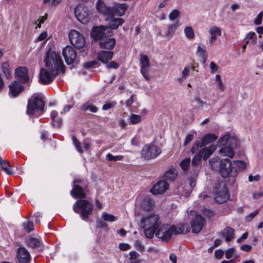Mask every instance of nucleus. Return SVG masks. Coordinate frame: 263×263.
I'll list each match as a JSON object with an SVG mask.
<instances>
[{
	"mask_svg": "<svg viewBox=\"0 0 263 263\" xmlns=\"http://www.w3.org/2000/svg\"><path fill=\"white\" fill-rule=\"evenodd\" d=\"M161 151L157 146L155 144H146L144 145L141 151V156L144 159H151L157 157Z\"/></svg>",
	"mask_w": 263,
	"mask_h": 263,
	"instance_id": "11",
	"label": "nucleus"
},
{
	"mask_svg": "<svg viewBox=\"0 0 263 263\" xmlns=\"http://www.w3.org/2000/svg\"><path fill=\"white\" fill-rule=\"evenodd\" d=\"M97 9L98 11L102 13L104 15L112 16V11H111V7H107L104 2L99 0L97 3Z\"/></svg>",
	"mask_w": 263,
	"mask_h": 263,
	"instance_id": "24",
	"label": "nucleus"
},
{
	"mask_svg": "<svg viewBox=\"0 0 263 263\" xmlns=\"http://www.w3.org/2000/svg\"><path fill=\"white\" fill-rule=\"evenodd\" d=\"M216 149V146L215 145H211L209 147H205L201 149L194 157L191 163V167H193V173L191 174L190 177L191 187H194L195 186V180L199 172L201 159L203 158L204 160H206Z\"/></svg>",
	"mask_w": 263,
	"mask_h": 263,
	"instance_id": "2",
	"label": "nucleus"
},
{
	"mask_svg": "<svg viewBox=\"0 0 263 263\" xmlns=\"http://www.w3.org/2000/svg\"><path fill=\"white\" fill-rule=\"evenodd\" d=\"M237 144V139L229 134H226L221 137L217 142L218 147H222L219 151V153L222 156H227L233 158L234 156V149Z\"/></svg>",
	"mask_w": 263,
	"mask_h": 263,
	"instance_id": "3",
	"label": "nucleus"
},
{
	"mask_svg": "<svg viewBox=\"0 0 263 263\" xmlns=\"http://www.w3.org/2000/svg\"><path fill=\"white\" fill-rule=\"evenodd\" d=\"M15 77L20 80L24 83H27L29 81V77L28 75V70L25 67H20L15 70Z\"/></svg>",
	"mask_w": 263,
	"mask_h": 263,
	"instance_id": "20",
	"label": "nucleus"
},
{
	"mask_svg": "<svg viewBox=\"0 0 263 263\" xmlns=\"http://www.w3.org/2000/svg\"><path fill=\"white\" fill-rule=\"evenodd\" d=\"M204 147L202 149H203L204 148H205L206 147H204L203 145L202 144L201 141H196L193 145L192 146V147L191 149V153L193 154L196 153V154L198 153V151H199V148ZM199 152H198L199 153Z\"/></svg>",
	"mask_w": 263,
	"mask_h": 263,
	"instance_id": "41",
	"label": "nucleus"
},
{
	"mask_svg": "<svg viewBox=\"0 0 263 263\" xmlns=\"http://www.w3.org/2000/svg\"><path fill=\"white\" fill-rule=\"evenodd\" d=\"M124 23V20L121 18H113L109 22V27L112 29L118 28Z\"/></svg>",
	"mask_w": 263,
	"mask_h": 263,
	"instance_id": "36",
	"label": "nucleus"
},
{
	"mask_svg": "<svg viewBox=\"0 0 263 263\" xmlns=\"http://www.w3.org/2000/svg\"><path fill=\"white\" fill-rule=\"evenodd\" d=\"M116 44L114 38H103L99 41L100 48L102 49L111 50Z\"/></svg>",
	"mask_w": 263,
	"mask_h": 263,
	"instance_id": "22",
	"label": "nucleus"
},
{
	"mask_svg": "<svg viewBox=\"0 0 263 263\" xmlns=\"http://www.w3.org/2000/svg\"><path fill=\"white\" fill-rule=\"evenodd\" d=\"M197 54L200 57L202 58L203 61L202 62L203 64H204L207 58V54L205 49L200 45H198L197 47Z\"/></svg>",
	"mask_w": 263,
	"mask_h": 263,
	"instance_id": "39",
	"label": "nucleus"
},
{
	"mask_svg": "<svg viewBox=\"0 0 263 263\" xmlns=\"http://www.w3.org/2000/svg\"><path fill=\"white\" fill-rule=\"evenodd\" d=\"M234 230L229 227H226L220 232V235L225 238V240L227 242H229L234 238Z\"/></svg>",
	"mask_w": 263,
	"mask_h": 263,
	"instance_id": "26",
	"label": "nucleus"
},
{
	"mask_svg": "<svg viewBox=\"0 0 263 263\" xmlns=\"http://www.w3.org/2000/svg\"><path fill=\"white\" fill-rule=\"evenodd\" d=\"M102 218L104 220L108 222H112L117 219V218L115 217L114 215L109 214L106 212H103L102 213Z\"/></svg>",
	"mask_w": 263,
	"mask_h": 263,
	"instance_id": "43",
	"label": "nucleus"
},
{
	"mask_svg": "<svg viewBox=\"0 0 263 263\" xmlns=\"http://www.w3.org/2000/svg\"><path fill=\"white\" fill-rule=\"evenodd\" d=\"M210 67L211 69V72L212 73L216 72L219 68L218 65H216L214 62H211L210 63Z\"/></svg>",
	"mask_w": 263,
	"mask_h": 263,
	"instance_id": "55",
	"label": "nucleus"
},
{
	"mask_svg": "<svg viewBox=\"0 0 263 263\" xmlns=\"http://www.w3.org/2000/svg\"><path fill=\"white\" fill-rule=\"evenodd\" d=\"M203 215L209 218H210L214 215V212L209 209H204L203 210Z\"/></svg>",
	"mask_w": 263,
	"mask_h": 263,
	"instance_id": "60",
	"label": "nucleus"
},
{
	"mask_svg": "<svg viewBox=\"0 0 263 263\" xmlns=\"http://www.w3.org/2000/svg\"><path fill=\"white\" fill-rule=\"evenodd\" d=\"M224 252L221 250H217L215 251V256L217 258H221L223 255Z\"/></svg>",
	"mask_w": 263,
	"mask_h": 263,
	"instance_id": "61",
	"label": "nucleus"
},
{
	"mask_svg": "<svg viewBox=\"0 0 263 263\" xmlns=\"http://www.w3.org/2000/svg\"><path fill=\"white\" fill-rule=\"evenodd\" d=\"M132 144L134 146H137L140 143L139 137L135 136L134 137L131 141Z\"/></svg>",
	"mask_w": 263,
	"mask_h": 263,
	"instance_id": "63",
	"label": "nucleus"
},
{
	"mask_svg": "<svg viewBox=\"0 0 263 263\" xmlns=\"http://www.w3.org/2000/svg\"><path fill=\"white\" fill-rule=\"evenodd\" d=\"M9 93L13 97H16L19 93L22 92L24 89V86L20 82L14 81L9 86Z\"/></svg>",
	"mask_w": 263,
	"mask_h": 263,
	"instance_id": "21",
	"label": "nucleus"
},
{
	"mask_svg": "<svg viewBox=\"0 0 263 263\" xmlns=\"http://www.w3.org/2000/svg\"><path fill=\"white\" fill-rule=\"evenodd\" d=\"M263 17V11L260 12L257 16V17L254 20V24L256 25H259L261 23V20Z\"/></svg>",
	"mask_w": 263,
	"mask_h": 263,
	"instance_id": "57",
	"label": "nucleus"
},
{
	"mask_svg": "<svg viewBox=\"0 0 263 263\" xmlns=\"http://www.w3.org/2000/svg\"><path fill=\"white\" fill-rule=\"evenodd\" d=\"M127 7L125 4H115L114 6L111 7V11H112V15H117L118 16L123 15L126 10Z\"/></svg>",
	"mask_w": 263,
	"mask_h": 263,
	"instance_id": "25",
	"label": "nucleus"
},
{
	"mask_svg": "<svg viewBox=\"0 0 263 263\" xmlns=\"http://www.w3.org/2000/svg\"><path fill=\"white\" fill-rule=\"evenodd\" d=\"M142 227L144 229L145 236L147 238H152L159 226V217L156 214H149L143 218L141 221Z\"/></svg>",
	"mask_w": 263,
	"mask_h": 263,
	"instance_id": "6",
	"label": "nucleus"
},
{
	"mask_svg": "<svg viewBox=\"0 0 263 263\" xmlns=\"http://www.w3.org/2000/svg\"><path fill=\"white\" fill-rule=\"evenodd\" d=\"M252 247L250 245H243L240 246V249L245 251V252H249L251 250Z\"/></svg>",
	"mask_w": 263,
	"mask_h": 263,
	"instance_id": "59",
	"label": "nucleus"
},
{
	"mask_svg": "<svg viewBox=\"0 0 263 263\" xmlns=\"http://www.w3.org/2000/svg\"><path fill=\"white\" fill-rule=\"evenodd\" d=\"M70 43L76 48L81 49L85 44V40L84 36L79 31L72 30L68 34Z\"/></svg>",
	"mask_w": 263,
	"mask_h": 263,
	"instance_id": "12",
	"label": "nucleus"
},
{
	"mask_svg": "<svg viewBox=\"0 0 263 263\" xmlns=\"http://www.w3.org/2000/svg\"><path fill=\"white\" fill-rule=\"evenodd\" d=\"M191 68V67L188 65L185 66L183 69L182 71V76L184 79H185L189 76Z\"/></svg>",
	"mask_w": 263,
	"mask_h": 263,
	"instance_id": "52",
	"label": "nucleus"
},
{
	"mask_svg": "<svg viewBox=\"0 0 263 263\" xmlns=\"http://www.w3.org/2000/svg\"><path fill=\"white\" fill-rule=\"evenodd\" d=\"M141 118L139 115L132 114L130 117V122L132 124H137L141 121Z\"/></svg>",
	"mask_w": 263,
	"mask_h": 263,
	"instance_id": "49",
	"label": "nucleus"
},
{
	"mask_svg": "<svg viewBox=\"0 0 263 263\" xmlns=\"http://www.w3.org/2000/svg\"><path fill=\"white\" fill-rule=\"evenodd\" d=\"M1 67L2 71L7 79L10 80L12 78V74L9 63L7 62L3 63Z\"/></svg>",
	"mask_w": 263,
	"mask_h": 263,
	"instance_id": "31",
	"label": "nucleus"
},
{
	"mask_svg": "<svg viewBox=\"0 0 263 263\" xmlns=\"http://www.w3.org/2000/svg\"><path fill=\"white\" fill-rule=\"evenodd\" d=\"M58 73L56 70L42 68L40 69L39 82L43 85L49 84L53 81Z\"/></svg>",
	"mask_w": 263,
	"mask_h": 263,
	"instance_id": "9",
	"label": "nucleus"
},
{
	"mask_svg": "<svg viewBox=\"0 0 263 263\" xmlns=\"http://www.w3.org/2000/svg\"><path fill=\"white\" fill-rule=\"evenodd\" d=\"M62 0H43L45 4H48L50 6H55L59 4Z\"/></svg>",
	"mask_w": 263,
	"mask_h": 263,
	"instance_id": "53",
	"label": "nucleus"
},
{
	"mask_svg": "<svg viewBox=\"0 0 263 263\" xmlns=\"http://www.w3.org/2000/svg\"><path fill=\"white\" fill-rule=\"evenodd\" d=\"M72 140L77 151L81 154L83 153V151L81 148L80 142L74 136L72 137Z\"/></svg>",
	"mask_w": 263,
	"mask_h": 263,
	"instance_id": "46",
	"label": "nucleus"
},
{
	"mask_svg": "<svg viewBox=\"0 0 263 263\" xmlns=\"http://www.w3.org/2000/svg\"><path fill=\"white\" fill-rule=\"evenodd\" d=\"M105 28L103 26H99L93 28L92 36L95 39H102L105 34Z\"/></svg>",
	"mask_w": 263,
	"mask_h": 263,
	"instance_id": "28",
	"label": "nucleus"
},
{
	"mask_svg": "<svg viewBox=\"0 0 263 263\" xmlns=\"http://www.w3.org/2000/svg\"><path fill=\"white\" fill-rule=\"evenodd\" d=\"M209 33L211 35V37L209 39V42L210 44H212L216 41L217 36L221 35V30L219 27L213 26L210 28Z\"/></svg>",
	"mask_w": 263,
	"mask_h": 263,
	"instance_id": "27",
	"label": "nucleus"
},
{
	"mask_svg": "<svg viewBox=\"0 0 263 263\" xmlns=\"http://www.w3.org/2000/svg\"><path fill=\"white\" fill-rule=\"evenodd\" d=\"M87 184L84 183L82 186L78 184H74L73 186L72 190L70 192L71 196L74 198H85L86 195L85 193V190H86Z\"/></svg>",
	"mask_w": 263,
	"mask_h": 263,
	"instance_id": "16",
	"label": "nucleus"
},
{
	"mask_svg": "<svg viewBox=\"0 0 263 263\" xmlns=\"http://www.w3.org/2000/svg\"><path fill=\"white\" fill-rule=\"evenodd\" d=\"M180 12L177 9L173 10L169 14L168 17L171 21H174L180 15Z\"/></svg>",
	"mask_w": 263,
	"mask_h": 263,
	"instance_id": "48",
	"label": "nucleus"
},
{
	"mask_svg": "<svg viewBox=\"0 0 263 263\" xmlns=\"http://www.w3.org/2000/svg\"><path fill=\"white\" fill-rule=\"evenodd\" d=\"M184 33L186 37L189 40H192L195 37L194 31L191 26H187L184 28Z\"/></svg>",
	"mask_w": 263,
	"mask_h": 263,
	"instance_id": "40",
	"label": "nucleus"
},
{
	"mask_svg": "<svg viewBox=\"0 0 263 263\" xmlns=\"http://www.w3.org/2000/svg\"><path fill=\"white\" fill-rule=\"evenodd\" d=\"M58 116V112L55 110L51 111L50 116L53 122V124L54 126L60 127L62 124V119H58L56 120V118Z\"/></svg>",
	"mask_w": 263,
	"mask_h": 263,
	"instance_id": "38",
	"label": "nucleus"
},
{
	"mask_svg": "<svg viewBox=\"0 0 263 263\" xmlns=\"http://www.w3.org/2000/svg\"><path fill=\"white\" fill-rule=\"evenodd\" d=\"M168 188V184L165 180H160L154 184L151 192L154 195L160 194L165 192Z\"/></svg>",
	"mask_w": 263,
	"mask_h": 263,
	"instance_id": "19",
	"label": "nucleus"
},
{
	"mask_svg": "<svg viewBox=\"0 0 263 263\" xmlns=\"http://www.w3.org/2000/svg\"><path fill=\"white\" fill-rule=\"evenodd\" d=\"M114 52L111 51L102 50L97 54V59L103 64H107L112 58Z\"/></svg>",
	"mask_w": 263,
	"mask_h": 263,
	"instance_id": "23",
	"label": "nucleus"
},
{
	"mask_svg": "<svg viewBox=\"0 0 263 263\" xmlns=\"http://www.w3.org/2000/svg\"><path fill=\"white\" fill-rule=\"evenodd\" d=\"M44 62L46 68L49 69L56 70L57 72L60 71L64 73L65 71V66L61 55L50 49L46 52Z\"/></svg>",
	"mask_w": 263,
	"mask_h": 263,
	"instance_id": "5",
	"label": "nucleus"
},
{
	"mask_svg": "<svg viewBox=\"0 0 263 263\" xmlns=\"http://www.w3.org/2000/svg\"><path fill=\"white\" fill-rule=\"evenodd\" d=\"M44 105V102L41 98L33 96L31 99L28 100L27 114L33 115L37 111H43Z\"/></svg>",
	"mask_w": 263,
	"mask_h": 263,
	"instance_id": "10",
	"label": "nucleus"
},
{
	"mask_svg": "<svg viewBox=\"0 0 263 263\" xmlns=\"http://www.w3.org/2000/svg\"><path fill=\"white\" fill-rule=\"evenodd\" d=\"M24 230L28 233L31 232L34 229V226L32 222L26 221L23 223Z\"/></svg>",
	"mask_w": 263,
	"mask_h": 263,
	"instance_id": "44",
	"label": "nucleus"
},
{
	"mask_svg": "<svg viewBox=\"0 0 263 263\" xmlns=\"http://www.w3.org/2000/svg\"><path fill=\"white\" fill-rule=\"evenodd\" d=\"M204 218L201 215H196L191 222L192 232L194 233L200 232L203 226Z\"/></svg>",
	"mask_w": 263,
	"mask_h": 263,
	"instance_id": "18",
	"label": "nucleus"
},
{
	"mask_svg": "<svg viewBox=\"0 0 263 263\" xmlns=\"http://www.w3.org/2000/svg\"><path fill=\"white\" fill-rule=\"evenodd\" d=\"M258 213V211L257 210L254 211L246 217V220L247 221H250Z\"/></svg>",
	"mask_w": 263,
	"mask_h": 263,
	"instance_id": "58",
	"label": "nucleus"
},
{
	"mask_svg": "<svg viewBox=\"0 0 263 263\" xmlns=\"http://www.w3.org/2000/svg\"><path fill=\"white\" fill-rule=\"evenodd\" d=\"M1 168L5 171L8 175H13V172L12 171V166L9 164V162L7 160H3L1 163L0 164Z\"/></svg>",
	"mask_w": 263,
	"mask_h": 263,
	"instance_id": "33",
	"label": "nucleus"
},
{
	"mask_svg": "<svg viewBox=\"0 0 263 263\" xmlns=\"http://www.w3.org/2000/svg\"><path fill=\"white\" fill-rule=\"evenodd\" d=\"M190 158H186L180 162V166L184 171H186L189 168L191 171V174L193 173V167H191Z\"/></svg>",
	"mask_w": 263,
	"mask_h": 263,
	"instance_id": "35",
	"label": "nucleus"
},
{
	"mask_svg": "<svg viewBox=\"0 0 263 263\" xmlns=\"http://www.w3.org/2000/svg\"><path fill=\"white\" fill-rule=\"evenodd\" d=\"M74 14L77 20L82 24H86L89 21V10L82 4L78 5L74 9Z\"/></svg>",
	"mask_w": 263,
	"mask_h": 263,
	"instance_id": "13",
	"label": "nucleus"
},
{
	"mask_svg": "<svg viewBox=\"0 0 263 263\" xmlns=\"http://www.w3.org/2000/svg\"><path fill=\"white\" fill-rule=\"evenodd\" d=\"M246 167V164L243 161L231 162L228 158L223 159L219 163V173L223 178H228L230 183L234 184L238 172L245 170Z\"/></svg>",
	"mask_w": 263,
	"mask_h": 263,
	"instance_id": "1",
	"label": "nucleus"
},
{
	"mask_svg": "<svg viewBox=\"0 0 263 263\" xmlns=\"http://www.w3.org/2000/svg\"><path fill=\"white\" fill-rule=\"evenodd\" d=\"M27 245L32 248H36L41 246L39 239L36 238H30L27 240Z\"/></svg>",
	"mask_w": 263,
	"mask_h": 263,
	"instance_id": "37",
	"label": "nucleus"
},
{
	"mask_svg": "<svg viewBox=\"0 0 263 263\" xmlns=\"http://www.w3.org/2000/svg\"><path fill=\"white\" fill-rule=\"evenodd\" d=\"M140 63L141 64L140 72L143 77L147 81H149V70L150 68V62L148 57L146 55L141 54L140 55Z\"/></svg>",
	"mask_w": 263,
	"mask_h": 263,
	"instance_id": "14",
	"label": "nucleus"
},
{
	"mask_svg": "<svg viewBox=\"0 0 263 263\" xmlns=\"http://www.w3.org/2000/svg\"><path fill=\"white\" fill-rule=\"evenodd\" d=\"M142 206L146 210H150L153 206V201L150 198H145L142 202Z\"/></svg>",
	"mask_w": 263,
	"mask_h": 263,
	"instance_id": "42",
	"label": "nucleus"
},
{
	"mask_svg": "<svg viewBox=\"0 0 263 263\" xmlns=\"http://www.w3.org/2000/svg\"><path fill=\"white\" fill-rule=\"evenodd\" d=\"M16 256L18 263H30L31 256L25 248L19 247L17 249Z\"/></svg>",
	"mask_w": 263,
	"mask_h": 263,
	"instance_id": "17",
	"label": "nucleus"
},
{
	"mask_svg": "<svg viewBox=\"0 0 263 263\" xmlns=\"http://www.w3.org/2000/svg\"><path fill=\"white\" fill-rule=\"evenodd\" d=\"M193 138L194 135L193 134H190L187 135V136L185 137L184 142L183 143V145L185 146L187 145H188L190 143V142L193 139Z\"/></svg>",
	"mask_w": 263,
	"mask_h": 263,
	"instance_id": "54",
	"label": "nucleus"
},
{
	"mask_svg": "<svg viewBox=\"0 0 263 263\" xmlns=\"http://www.w3.org/2000/svg\"><path fill=\"white\" fill-rule=\"evenodd\" d=\"M80 109L83 111H89L90 112H96L98 111V108L90 103H86L81 105Z\"/></svg>",
	"mask_w": 263,
	"mask_h": 263,
	"instance_id": "32",
	"label": "nucleus"
},
{
	"mask_svg": "<svg viewBox=\"0 0 263 263\" xmlns=\"http://www.w3.org/2000/svg\"><path fill=\"white\" fill-rule=\"evenodd\" d=\"M180 25V24L179 23L178 21H177L176 23L173 24L168 25L167 26L166 35L167 36H172L177 28H178Z\"/></svg>",
	"mask_w": 263,
	"mask_h": 263,
	"instance_id": "34",
	"label": "nucleus"
},
{
	"mask_svg": "<svg viewBox=\"0 0 263 263\" xmlns=\"http://www.w3.org/2000/svg\"><path fill=\"white\" fill-rule=\"evenodd\" d=\"M183 232L184 227L182 224L176 227L175 225L165 224L159 226L155 233L158 238L163 241H168L173 234L177 235Z\"/></svg>",
	"mask_w": 263,
	"mask_h": 263,
	"instance_id": "4",
	"label": "nucleus"
},
{
	"mask_svg": "<svg viewBox=\"0 0 263 263\" xmlns=\"http://www.w3.org/2000/svg\"><path fill=\"white\" fill-rule=\"evenodd\" d=\"M96 64H97V61H92L85 63L84 64V67L85 68H90L93 67Z\"/></svg>",
	"mask_w": 263,
	"mask_h": 263,
	"instance_id": "56",
	"label": "nucleus"
},
{
	"mask_svg": "<svg viewBox=\"0 0 263 263\" xmlns=\"http://www.w3.org/2000/svg\"><path fill=\"white\" fill-rule=\"evenodd\" d=\"M135 97L134 95L131 96L129 99H128L125 102L126 105L127 107H130L132 104L134 103V98Z\"/></svg>",
	"mask_w": 263,
	"mask_h": 263,
	"instance_id": "64",
	"label": "nucleus"
},
{
	"mask_svg": "<svg viewBox=\"0 0 263 263\" xmlns=\"http://www.w3.org/2000/svg\"><path fill=\"white\" fill-rule=\"evenodd\" d=\"M106 68L107 69H117L119 67V64L115 61H111L109 63L105 64Z\"/></svg>",
	"mask_w": 263,
	"mask_h": 263,
	"instance_id": "50",
	"label": "nucleus"
},
{
	"mask_svg": "<svg viewBox=\"0 0 263 263\" xmlns=\"http://www.w3.org/2000/svg\"><path fill=\"white\" fill-rule=\"evenodd\" d=\"M214 198L218 203L225 202L230 198L227 187L223 182L216 184L214 188Z\"/></svg>",
	"mask_w": 263,
	"mask_h": 263,
	"instance_id": "8",
	"label": "nucleus"
},
{
	"mask_svg": "<svg viewBox=\"0 0 263 263\" xmlns=\"http://www.w3.org/2000/svg\"><path fill=\"white\" fill-rule=\"evenodd\" d=\"M215 82L218 86L219 87L220 90L221 91H224L225 89V86L224 84H223L221 77L219 74H216L215 76Z\"/></svg>",
	"mask_w": 263,
	"mask_h": 263,
	"instance_id": "45",
	"label": "nucleus"
},
{
	"mask_svg": "<svg viewBox=\"0 0 263 263\" xmlns=\"http://www.w3.org/2000/svg\"><path fill=\"white\" fill-rule=\"evenodd\" d=\"M135 246L136 248L140 251H142L144 249V246L142 245L141 242L139 240H136L135 242Z\"/></svg>",
	"mask_w": 263,
	"mask_h": 263,
	"instance_id": "62",
	"label": "nucleus"
},
{
	"mask_svg": "<svg viewBox=\"0 0 263 263\" xmlns=\"http://www.w3.org/2000/svg\"><path fill=\"white\" fill-rule=\"evenodd\" d=\"M177 176V172L175 169L171 168L166 171L163 175V178L170 182L175 180Z\"/></svg>",
	"mask_w": 263,
	"mask_h": 263,
	"instance_id": "29",
	"label": "nucleus"
},
{
	"mask_svg": "<svg viewBox=\"0 0 263 263\" xmlns=\"http://www.w3.org/2000/svg\"><path fill=\"white\" fill-rule=\"evenodd\" d=\"M63 55L68 65L73 63L77 57L76 51L70 46H66L63 48Z\"/></svg>",
	"mask_w": 263,
	"mask_h": 263,
	"instance_id": "15",
	"label": "nucleus"
},
{
	"mask_svg": "<svg viewBox=\"0 0 263 263\" xmlns=\"http://www.w3.org/2000/svg\"><path fill=\"white\" fill-rule=\"evenodd\" d=\"M235 252V249L234 248H231L228 249L226 251V257L227 259H230Z\"/></svg>",
	"mask_w": 263,
	"mask_h": 263,
	"instance_id": "51",
	"label": "nucleus"
},
{
	"mask_svg": "<svg viewBox=\"0 0 263 263\" xmlns=\"http://www.w3.org/2000/svg\"><path fill=\"white\" fill-rule=\"evenodd\" d=\"M123 158V156L119 155L116 156H114L111 154H108L106 155V158L107 160L110 161H116L119 160H121Z\"/></svg>",
	"mask_w": 263,
	"mask_h": 263,
	"instance_id": "47",
	"label": "nucleus"
},
{
	"mask_svg": "<svg viewBox=\"0 0 263 263\" xmlns=\"http://www.w3.org/2000/svg\"><path fill=\"white\" fill-rule=\"evenodd\" d=\"M217 137L213 134H208L204 135L201 139V142L204 146L208 144L212 143L215 141Z\"/></svg>",
	"mask_w": 263,
	"mask_h": 263,
	"instance_id": "30",
	"label": "nucleus"
},
{
	"mask_svg": "<svg viewBox=\"0 0 263 263\" xmlns=\"http://www.w3.org/2000/svg\"><path fill=\"white\" fill-rule=\"evenodd\" d=\"M93 205L86 200L79 199L73 205L74 212L80 214V217L86 220L92 214Z\"/></svg>",
	"mask_w": 263,
	"mask_h": 263,
	"instance_id": "7",
	"label": "nucleus"
}]
</instances>
